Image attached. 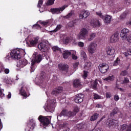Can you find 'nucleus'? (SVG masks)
<instances>
[{
    "label": "nucleus",
    "mask_w": 131,
    "mask_h": 131,
    "mask_svg": "<svg viewBox=\"0 0 131 131\" xmlns=\"http://www.w3.org/2000/svg\"><path fill=\"white\" fill-rule=\"evenodd\" d=\"M24 53V51L23 49H16L13 50L10 53V55H8L6 57V61H10L12 59L14 60H18L22 57V54Z\"/></svg>",
    "instance_id": "obj_1"
},
{
    "label": "nucleus",
    "mask_w": 131,
    "mask_h": 131,
    "mask_svg": "<svg viewBox=\"0 0 131 131\" xmlns=\"http://www.w3.org/2000/svg\"><path fill=\"white\" fill-rule=\"evenodd\" d=\"M33 59L31 60V67L30 70L31 72H34V71L36 69V63H39L42 60V56L41 54H33Z\"/></svg>",
    "instance_id": "obj_2"
},
{
    "label": "nucleus",
    "mask_w": 131,
    "mask_h": 131,
    "mask_svg": "<svg viewBox=\"0 0 131 131\" xmlns=\"http://www.w3.org/2000/svg\"><path fill=\"white\" fill-rule=\"evenodd\" d=\"M51 118H52V116H39L38 119L40 122H41L40 125H43V128H46V127H47V126L50 124V123L51 122Z\"/></svg>",
    "instance_id": "obj_3"
},
{
    "label": "nucleus",
    "mask_w": 131,
    "mask_h": 131,
    "mask_svg": "<svg viewBox=\"0 0 131 131\" xmlns=\"http://www.w3.org/2000/svg\"><path fill=\"white\" fill-rule=\"evenodd\" d=\"M98 47V42L94 41L91 42L88 46V51L89 54L93 55L95 54L97 51V48Z\"/></svg>",
    "instance_id": "obj_4"
},
{
    "label": "nucleus",
    "mask_w": 131,
    "mask_h": 131,
    "mask_svg": "<svg viewBox=\"0 0 131 131\" xmlns=\"http://www.w3.org/2000/svg\"><path fill=\"white\" fill-rule=\"evenodd\" d=\"M89 34V30L85 28H82L79 34L77 35L78 39H85V37Z\"/></svg>",
    "instance_id": "obj_5"
},
{
    "label": "nucleus",
    "mask_w": 131,
    "mask_h": 131,
    "mask_svg": "<svg viewBox=\"0 0 131 131\" xmlns=\"http://www.w3.org/2000/svg\"><path fill=\"white\" fill-rule=\"evenodd\" d=\"M38 48L41 52H44L45 56H47L49 54V50H48V48H47V43L43 41L41 42L38 45Z\"/></svg>",
    "instance_id": "obj_6"
},
{
    "label": "nucleus",
    "mask_w": 131,
    "mask_h": 131,
    "mask_svg": "<svg viewBox=\"0 0 131 131\" xmlns=\"http://www.w3.org/2000/svg\"><path fill=\"white\" fill-rule=\"evenodd\" d=\"M98 68L101 73L104 74L109 70V65L105 63H100L98 66Z\"/></svg>",
    "instance_id": "obj_7"
},
{
    "label": "nucleus",
    "mask_w": 131,
    "mask_h": 131,
    "mask_svg": "<svg viewBox=\"0 0 131 131\" xmlns=\"http://www.w3.org/2000/svg\"><path fill=\"white\" fill-rule=\"evenodd\" d=\"M106 124L108 127H116L118 125V121L114 119H108Z\"/></svg>",
    "instance_id": "obj_8"
},
{
    "label": "nucleus",
    "mask_w": 131,
    "mask_h": 131,
    "mask_svg": "<svg viewBox=\"0 0 131 131\" xmlns=\"http://www.w3.org/2000/svg\"><path fill=\"white\" fill-rule=\"evenodd\" d=\"M65 9H66V5H64L60 8H51L50 11L52 14H61Z\"/></svg>",
    "instance_id": "obj_9"
},
{
    "label": "nucleus",
    "mask_w": 131,
    "mask_h": 131,
    "mask_svg": "<svg viewBox=\"0 0 131 131\" xmlns=\"http://www.w3.org/2000/svg\"><path fill=\"white\" fill-rule=\"evenodd\" d=\"M106 51L107 55L111 56L112 59H114L115 55H114V53H115V50L112 46H107L106 48Z\"/></svg>",
    "instance_id": "obj_10"
},
{
    "label": "nucleus",
    "mask_w": 131,
    "mask_h": 131,
    "mask_svg": "<svg viewBox=\"0 0 131 131\" xmlns=\"http://www.w3.org/2000/svg\"><path fill=\"white\" fill-rule=\"evenodd\" d=\"M79 111V107L77 106H75L74 107L73 112H69L67 113V116L68 117H72L73 116H75L76 115V113H78Z\"/></svg>",
    "instance_id": "obj_11"
},
{
    "label": "nucleus",
    "mask_w": 131,
    "mask_h": 131,
    "mask_svg": "<svg viewBox=\"0 0 131 131\" xmlns=\"http://www.w3.org/2000/svg\"><path fill=\"white\" fill-rule=\"evenodd\" d=\"M90 16V12L88 10H83L80 12V14L79 15V19L83 20L88 18Z\"/></svg>",
    "instance_id": "obj_12"
},
{
    "label": "nucleus",
    "mask_w": 131,
    "mask_h": 131,
    "mask_svg": "<svg viewBox=\"0 0 131 131\" xmlns=\"http://www.w3.org/2000/svg\"><path fill=\"white\" fill-rule=\"evenodd\" d=\"M84 98V95L82 94H79L77 95L76 97L75 98V102L77 104H79V103H81L83 101V98Z\"/></svg>",
    "instance_id": "obj_13"
},
{
    "label": "nucleus",
    "mask_w": 131,
    "mask_h": 131,
    "mask_svg": "<svg viewBox=\"0 0 131 131\" xmlns=\"http://www.w3.org/2000/svg\"><path fill=\"white\" fill-rule=\"evenodd\" d=\"M128 32H129V30L127 29H123L121 31L120 36L122 38V39H126V36H127V34H128Z\"/></svg>",
    "instance_id": "obj_14"
},
{
    "label": "nucleus",
    "mask_w": 131,
    "mask_h": 131,
    "mask_svg": "<svg viewBox=\"0 0 131 131\" xmlns=\"http://www.w3.org/2000/svg\"><path fill=\"white\" fill-rule=\"evenodd\" d=\"M73 85L74 88H76V89H80L81 88H82V83H81V82H80V80L75 79L73 81Z\"/></svg>",
    "instance_id": "obj_15"
},
{
    "label": "nucleus",
    "mask_w": 131,
    "mask_h": 131,
    "mask_svg": "<svg viewBox=\"0 0 131 131\" xmlns=\"http://www.w3.org/2000/svg\"><path fill=\"white\" fill-rule=\"evenodd\" d=\"M91 25L92 27H100L101 26V23L98 19H92L91 21Z\"/></svg>",
    "instance_id": "obj_16"
},
{
    "label": "nucleus",
    "mask_w": 131,
    "mask_h": 131,
    "mask_svg": "<svg viewBox=\"0 0 131 131\" xmlns=\"http://www.w3.org/2000/svg\"><path fill=\"white\" fill-rule=\"evenodd\" d=\"M120 131H131V124L129 125L123 124L121 125Z\"/></svg>",
    "instance_id": "obj_17"
},
{
    "label": "nucleus",
    "mask_w": 131,
    "mask_h": 131,
    "mask_svg": "<svg viewBox=\"0 0 131 131\" xmlns=\"http://www.w3.org/2000/svg\"><path fill=\"white\" fill-rule=\"evenodd\" d=\"M118 34L117 33H115L111 36L110 40L111 42H116L117 41H118Z\"/></svg>",
    "instance_id": "obj_18"
},
{
    "label": "nucleus",
    "mask_w": 131,
    "mask_h": 131,
    "mask_svg": "<svg viewBox=\"0 0 131 131\" xmlns=\"http://www.w3.org/2000/svg\"><path fill=\"white\" fill-rule=\"evenodd\" d=\"M26 65H27V60L26 59H21L17 62V66L18 67H20V68H23Z\"/></svg>",
    "instance_id": "obj_19"
},
{
    "label": "nucleus",
    "mask_w": 131,
    "mask_h": 131,
    "mask_svg": "<svg viewBox=\"0 0 131 131\" xmlns=\"http://www.w3.org/2000/svg\"><path fill=\"white\" fill-rule=\"evenodd\" d=\"M63 91V90H62V88H58L57 89H54L52 92V95H54V96H58L59 95V94H61V93Z\"/></svg>",
    "instance_id": "obj_20"
},
{
    "label": "nucleus",
    "mask_w": 131,
    "mask_h": 131,
    "mask_svg": "<svg viewBox=\"0 0 131 131\" xmlns=\"http://www.w3.org/2000/svg\"><path fill=\"white\" fill-rule=\"evenodd\" d=\"M102 19H103L104 23L109 24L111 22V20H112V16L106 15L103 16V18Z\"/></svg>",
    "instance_id": "obj_21"
},
{
    "label": "nucleus",
    "mask_w": 131,
    "mask_h": 131,
    "mask_svg": "<svg viewBox=\"0 0 131 131\" xmlns=\"http://www.w3.org/2000/svg\"><path fill=\"white\" fill-rule=\"evenodd\" d=\"M45 78H46V73L42 72L40 75V81L39 82L41 86H42V83H43Z\"/></svg>",
    "instance_id": "obj_22"
},
{
    "label": "nucleus",
    "mask_w": 131,
    "mask_h": 131,
    "mask_svg": "<svg viewBox=\"0 0 131 131\" xmlns=\"http://www.w3.org/2000/svg\"><path fill=\"white\" fill-rule=\"evenodd\" d=\"M28 126L30 127V129L33 130L35 126V121L33 119H31L28 124Z\"/></svg>",
    "instance_id": "obj_23"
},
{
    "label": "nucleus",
    "mask_w": 131,
    "mask_h": 131,
    "mask_svg": "<svg viewBox=\"0 0 131 131\" xmlns=\"http://www.w3.org/2000/svg\"><path fill=\"white\" fill-rule=\"evenodd\" d=\"M38 41V37H35L30 40V43L32 47H34Z\"/></svg>",
    "instance_id": "obj_24"
},
{
    "label": "nucleus",
    "mask_w": 131,
    "mask_h": 131,
    "mask_svg": "<svg viewBox=\"0 0 131 131\" xmlns=\"http://www.w3.org/2000/svg\"><path fill=\"white\" fill-rule=\"evenodd\" d=\"M20 94L24 97H27L26 91H25V86H23L21 90L19 91Z\"/></svg>",
    "instance_id": "obj_25"
},
{
    "label": "nucleus",
    "mask_w": 131,
    "mask_h": 131,
    "mask_svg": "<svg viewBox=\"0 0 131 131\" xmlns=\"http://www.w3.org/2000/svg\"><path fill=\"white\" fill-rule=\"evenodd\" d=\"M103 80L110 82V81H113L114 80V76L112 75L103 79Z\"/></svg>",
    "instance_id": "obj_26"
},
{
    "label": "nucleus",
    "mask_w": 131,
    "mask_h": 131,
    "mask_svg": "<svg viewBox=\"0 0 131 131\" xmlns=\"http://www.w3.org/2000/svg\"><path fill=\"white\" fill-rule=\"evenodd\" d=\"M96 37V33H91L89 35V38H87V41H92Z\"/></svg>",
    "instance_id": "obj_27"
},
{
    "label": "nucleus",
    "mask_w": 131,
    "mask_h": 131,
    "mask_svg": "<svg viewBox=\"0 0 131 131\" xmlns=\"http://www.w3.org/2000/svg\"><path fill=\"white\" fill-rule=\"evenodd\" d=\"M98 117L99 114L95 113L91 117L90 120L91 121H95V120H97V119H98Z\"/></svg>",
    "instance_id": "obj_28"
},
{
    "label": "nucleus",
    "mask_w": 131,
    "mask_h": 131,
    "mask_svg": "<svg viewBox=\"0 0 131 131\" xmlns=\"http://www.w3.org/2000/svg\"><path fill=\"white\" fill-rule=\"evenodd\" d=\"M58 68L60 70L63 71L66 68V65L65 64L60 63L58 64Z\"/></svg>",
    "instance_id": "obj_29"
},
{
    "label": "nucleus",
    "mask_w": 131,
    "mask_h": 131,
    "mask_svg": "<svg viewBox=\"0 0 131 131\" xmlns=\"http://www.w3.org/2000/svg\"><path fill=\"white\" fill-rule=\"evenodd\" d=\"M76 22H77V20H74L73 21H70L69 24H68V26L69 27H73Z\"/></svg>",
    "instance_id": "obj_30"
},
{
    "label": "nucleus",
    "mask_w": 131,
    "mask_h": 131,
    "mask_svg": "<svg viewBox=\"0 0 131 131\" xmlns=\"http://www.w3.org/2000/svg\"><path fill=\"white\" fill-rule=\"evenodd\" d=\"M61 28H62V25H58L56 27V28L54 30L50 31V32H57V31H59Z\"/></svg>",
    "instance_id": "obj_31"
},
{
    "label": "nucleus",
    "mask_w": 131,
    "mask_h": 131,
    "mask_svg": "<svg viewBox=\"0 0 131 131\" xmlns=\"http://www.w3.org/2000/svg\"><path fill=\"white\" fill-rule=\"evenodd\" d=\"M59 116L60 117H61V116H64V117H65V116H66V110H63L60 113V115H57V118H58Z\"/></svg>",
    "instance_id": "obj_32"
},
{
    "label": "nucleus",
    "mask_w": 131,
    "mask_h": 131,
    "mask_svg": "<svg viewBox=\"0 0 131 131\" xmlns=\"http://www.w3.org/2000/svg\"><path fill=\"white\" fill-rule=\"evenodd\" d=\"M80 54L81 57H82L84 59V60L86 59V53H85V52L82 50L80 52Z\"/></svg>",
    "instance_id": "obj_33"
},
{
    "label": "nucleus",
    "mask_w": 131,
    "mask_h": 131,
    "mask_svg": "<svg viewBox=\"0 0 131 131\" xmlns=\"http://www.w3.org/2000/svg\"><path fill=\"white\" fill-rule=\"evenodd\" d=\"M47 108L48 110V111L50 112H53V111H55V107L54 106L48 105Z\"/></svg>",
    "instance_id": "obj_34"
},
{
    "label": "nucleus",
    "mask_w": 131,
    "mask_h": 131,
    "mask_svg": "<svg viewBox=\"0 0 131 131\" xmlns=\"http://www.w3.org/2000/svg\"><path fill=\"white\" fill-rule=\"evenodd\" d=\"M127 14H128V12L125 11L123 14H122L120 15V18L121 19H124V18H125L126 17V15H127Z\"/></svg>",
    "instance_id": "obj_35"
},
{
    "label": "nucleus",
    "mask_w": 131,
    "mask_h": 131,
    "mask_svg": "<svg viewBox=\"0 0 131 131\" xmlns=\"http://www.w3.org/2000/svg\"><path fill=\"white\" fill-rule=\"evenodd\" d=\"M52 50L54 51V52H60L61 51V49L57 46H54L52 47Z\"/></svg>",
    "instance_id": "obj_36"
},
{
    "label": "nucleus",
    "mask_w": 131,
    "mask_h": 131,
    "mask_svg": "<svg viewBox=\"0 0 131 131\" xmlns=\"http://www.w3.org/2000/svg\"><path fill=\"white\" fill-rule=\"evenodd\" d=\"M123 40H127L128 42L131 43V34H130L128 36H126V38L123 39Z\"/></svg>",
    "instance_id": "obj_37"
},
{
    "label": "nucleus",
    "mask_w": 131,
    "mask_h": 131,
    "mask_svg": "<svg viewBox=\"0 0 131 131\" xmlns=\"http://www.w3.org/2000/svg\"><path fill=\"white\" fill-rule=\"evenodd\" d=\"M119 63H120V59L119 58H117L114 62V66H117Z\"/></svg>",
    "instance_id": "obj_38"
},
{
    "label": "nucleus",
    "mask_w": 131,
    "mask_h": 131,
    "mask_svg": "<svg viewBox=\"0 0 131 131\" xmlns=\"http://www.w3.org/2000/svg\"><path fill=\"white\" fill-rule=\"evenodd\" d=\"M84 127V125H83V124L82 123L78 124L76 125V127L79 129H81V128H83Z\"/></svg>",
    "instance_id": "obj_39"
},
{
    "label": "nucleus",
    "mask_w": 131,
    "mask_h": 131,
    "mask_svg": "<svg viewBox=\"0 0 131 131\" xmlns=\"http://www.w3.org/2000/svg\"><path fill=\"white\" fill-rule=\"evenodd\" d=\"M71 41H72V36L67 37V38H66L67 43L71 42Z\"/></svg>",
    "instance_id": "obj_40"
},
{
    "label": "nucleus",
    "mask_w": 131,
    "mask_h": 131,
    "mask_svg": "<svg viewBox=\"0 0 131 131\" xmlns=\"http://www.w3.org/2000/svg\"><path fill=\"white\" fill-rule=\"evenodd\" d=\"M96 15H97V16H99V17H100V18H101L102 19H104V16H103V14H102L101 11L97 12Z\"/></svg>",
    "instance_id": "obj_41"
},
{
    "label": "nucleus",
    "mask_w": 131,
    "mask_h": 131,
    "mask_svg": "<svg viewBox=\"0 0 131 131\" xmlns=\"http://www.w3.org/2000/svg\"><path fill=\"white\" fill-rule=\"evenodd\" d=\"M40 26H39L38 24H35L33 26V29H40Z\"/></svg>",
    "instance_id": "obj_42"
},
{
    "label": "nucleus",
    "mask_w": 131,
    "mask_h": 131,
    "mask_svg": "<svg viewBox=\"0 0 131 131\" xmlns=\"http://www.w3.org/2000/svg\"><path fill=\"white\" fill-rule=\"evenodd\" d=\"M50 21H51V20H47V21H41V22H40V23L42 25L46 26V25H48V24H49V23L50 22Z\"/></svg>",
    "instance_id": "obj_43"
},
{
    "label": "nucleus",
    "mask_w": 131,
    "mask_h": 131,
    "mask_svg": "<svg viewBox=\"0 0 131 131\" xmlns=\"http://www.w3.org/2000/svg\"><path fill=\"white\" fill-rule=\"evenodd\" d=\"M54 2L55 0H49L47 2V5H48V6H52V5H54Z\"/></svg>",
    "instance_id": "obj_44"
},
{
    "label": "nucleus",
    "mask_w": 131,
    "mask_h": 131,
    "mask_svg": "<svg viewBox=\"0 0 131 131\" xmlns=\"http://www.w3.org/2000/svg\"><path fill=\"white\" fill-rule=\"evenodd\" d=\"M91 67V62H86L85 66H84L85 69H89Z\"/></svg>",
    "instance_id": "obj_45"
},
{
    "label": "nucleus",
    "mask_w": 131,
    "mask_h": 131,
    "mask_svg": "<svg viewBox=\"0 0 131 131\" xmlns=\"http://www.w3.org/2000/svg\"><path fill=\"white\" fill-rule=\"evenodd\" d=\"M78 46L80 48H83V47H84V43L83 42L79 41L78 43Z\"/></svg>",
    "instance_id": "obj_46"
},
{
    "label": "nucleus",
    "mask_w": 131,
    "mask_h": 131,
    "mask_svg": "<svg viewBox=\"0 0 131 131\" xmlns=\"http://www.w3.org/2000/svg\"><path fill=\"white\" fill-rule=\"evenodd\" d=\"M5 68L4 67V65L0 62V73L4 71Z\"/></svg>",
    "instance_id": "obj_47"
},
{
    "label": "nucleus",
    "mask_w": 131,
    "mask_h": 131,
    "mask_svg": "<svg viewBox=\"0 0 131 131\" xmlns=\"http://www.w3.org/2000/svg\"><path fill=\"white\" fill-rule=\"evenodd\" d=\"M42 3H43L42 0H39L38 3V5H37L38 8L41 7V6H42Z\"/></svg>",
    "instance_id": "obj_48"
},
{
    "label": "nucleus",
    "mask_w": 131,
    "mask_h": 131,
    "mask_svg": "<svg viewBox=\"0 0 131 131\" xmlns=\"http://www.w3.org/2000/svg\"><path fill=\"white\" fill-rule=\"evenodd\" d=\"M73 15H74V12L71 11L67 15V18H70V17L73 16Z\"/></svg>",
    "instance_id": "obj_49"
},
{
    "label": "nucleus",
    "mask_w": 131,
    "mask_h": 131,
    "mask_svg": "<svg viewBox=\"0 0 131 131\" xmlns=\"http://www.w3.org/2000/svg\"><path fill=\"white\" fill-rule=\"evenodd\" d=\"M70 56H71V51L67 50L66 51V58H68Z\"/></svg>",
    "instance_id": "obj_50"
},
{
    "label": "nucleus",
    "mask_w": 131,
    "mask_h": 131,
    "mask_svg": "<svg viewBox=\"0 0 131 131\" xmlns=\"http://www.w3.org/2000/svg\"><path fill=\"white\" fill-rule=\"evenodd\" d=\"M121 75L122 76H125V75H127V72L126 71H123L121 72Z\"/></svg>",
    "instance_id": "obj_51"
},
{
    "label": "nucleus",
    "mask_w": 131,
    "mask_h": 131,
    "mask_svg": "<svg viewBox=\"0 0 131 131\" xmlns=\"http://www.w3.org/2000/svg\"><path fill=\"white\" fill-rule=\"evenodd\" d=\"M130 4V0H125L124 2L125 6H129Z\"/></svg>",
    "instance_id": "obj_52"
},
{
    "label": "nucleus",
    "mask_w": 131,
    "mask_h": 131,
    "mask_svg": "<svg viewBox=\"0 0 131 131\" xmlns=\"http://www.w3.org/2000/svg\"><path fill=\"white\" fill-rule=\"evenodd\" d=\"M88 72L85 71H83V78H86L88 77Z\"/></svg>",
    "instance_id": "obj_53"
},
{
    "label": "nucleus",
    "mask_w": 131,
    "mask_h": 131,
    "mask_svg": "<svg viewBox=\"0 0 131 131\" xmlns=\"http://www.w3.org/2000/svg\"><path fill=\"white\" fill-rule=\"evenodd\" d=\"M114 99L115 101H116V102H117V101H118V100H119V96L118 95H115L114 96Z\"/></svg>",
    "instance_id": "obj_54"
},
{
    "label": "nucleus",
    "mask_w": 131,
    "mask_h": 131,
    "mask_svg": "<svg viewBox=\"0 0 131 131\" xmlns=\"http://www.w3.org/2000/svg\"><path fill=\"white\" fill-rule=\"evenodd\" d=\"M93 88L94 89H96V88H97V85L98 84V81L97 80H95L93 82Z\"/></svg>",
    "instance_id": "obj_55"
},
{
    "label": "nucleus",
    "mask_w": 131,
    "mask_h": 131,
    "mask_svg": "<svg viewBox=\"0 0 131 131\" xmlns=\"http://www.w3.org/2000/svg\"><path fill=\"white\" fill-rule=\"evenodd\" d=\"M127 82H129V80H128V78H125L123 81V83H127Z\"/></svg>",
    "instance_id": "obj_56"
},
{
    "label": "nucleus",
    "mask_w": 131,
    "mask_h": 131,
    "mask_svg": "<svg viewBox=\"0 0 131 131\" xmlns=\"http://www.w3.org/2000/svg\"><path fill=\"white\" fill-rule=\"evenodd\" d=\"M106 98H107V99H110V98H111V93L107 92L106 93Z\"/></svg>",
    "instance_id": "obj_57"
},
{
    "label": "nucleus",
    "mask_w": 131,
    "mask_h": 131,
    "mask_svg": "<svg viewBox=\"0 0 131 131\" xmlns=\"http://www.w3.org/2000/svg\"><path fill=\"white\" fill-rule=\"evenodd\" d=\"M62 56L64 58V59H66V50H63L62 52Z\"/></svg>",
    "instance_id": "obj_58"
},
{
    "label": "nucleus",
    "mask_w": 131,
    "mask_h": 131,
    "mask_svg": "<svg viewBox=\"0 0 131 131\" xmlns=\"http://www.w3.org/2000/svg\"><path fill=\"white\" fill-rule=\"evenodd\" d=\"M94 99H101V96H99L98 94H94Z\"/></svg>",
    "instance_id": "obj_59"
},
{
    "label": "nucleus",
    "mask_w": 131,
    "mask_h": 131,
    "mask_svg": "<svg viewBox=\"0 0 131 131\" xmlns=\"http://www.w3.org/2000/svg\"><path fill=\"white\" fill-rule=\"evenodd\" d=\"M4 72L6 74H9V73H10V70L9 69H5L4 70Z\"/></svg>",
    "instance_id": "obj_60"
},
{
    "label": "nucleus",
    "mask_w": 131,
    "mask_h": 131,
    "mask_svg": "<svg viewBox=\"0 0 131 131\" xmlns=\"http://www.w3.org/2000/svg\"><path fill=\"white\" fill-rule=\"evenodd\" d=\"M79 63L78 62H75V63L73 64V67L74 68H77L78 67Z\"/></svg>",
    "instance_id": "obj_61"
},
{
    "label": "nucleus",
    "mask_w": 131,
    "mask_h": 131,
    "mask_svg": "<svg viewBox=\"0 0 131 131\" xmlns=\"http://www.w3.org/2000/svg\"><path fill=\"white\" fill-rule=\"evenodd\" d=\"M118 111V110H117V108H115L113 110V114H116V113H117V112Z\"/></svg>",
    "instance_id": "obj_62"
},
{
    "label": "nucleus",
    "mask_w": 131,
    "mask_h": 131,
    "mask_svg": "<svg viewBox=\"0 0 131 131\" xmlns=\"http://www.w3.org/2000/svg\"><path fill=\"white\" fill-rule=\"evenodd\" d=\"M72 59L73 60H76L77 59V56L75 55L74 54H72Z\"/></svg>",
    "instance_id": "obj_63"
},
{
    "label": "nucleus",
    "mask_w": 131,
    "mask_h": 131,
    "mask_svg": "<svg viewBox=\"0 0 131 131\" xmlns=\"http://www.w3.org/2000/svg\"><path fill=\"white\" fill-rule=\"evenodd\" d=\"M96 107L97 108H102L103 107V105H102V104H97L96 105Z\"/></svg>",
    "instance_id": "obj_64"
}]
</instances>
